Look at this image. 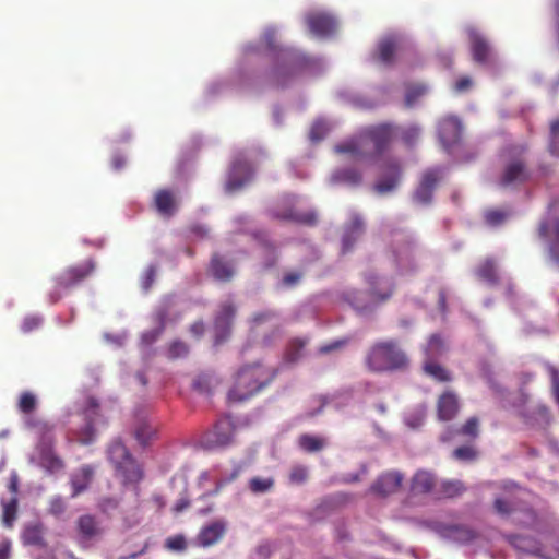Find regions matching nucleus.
I'll return each instance as SVG.
<instances>
[{
    "label": "nucleus",
    "instance_id": "47",
    "mask_svg": "<svg viewBox=\"0 0 559 559\" xmlns=\"http://www.w3.org/2000/svg\"><path fill=\"white\" fill-rule=\"evenodd\" d=\"M24 542L28 545H41V530L37 525L27 526L23 533Z\"/></svg>",
    "mask_w": 559,
    "mask_h": 559
},
{
    "label": "nucleus",
    "instance_id": "60",
    "mask_svg": "<svg viewBox=\"0 0 559 559\" xmlns=\"http://www.w3.org/2000/svg\"><path fill=\"white\" fill-rule=\"evenodd\" d=\"M302 274L300 272H289L283 276L282 284L285 287H293L299 283Z\"/></svg>",
    "mask_w": 559,
    "mask_h": 559
},
{
    "label": "nucleus",
    "instance_id": "5",
    "mask_svg": "<svg viewBox=\"0 0 559 559\" xmlns=\"http://www.w3.org/2000/svg\"><path fill=\"white\" fill-rule=\"evenodd\" d=\"M108 457L117 472L123 477L124 483L135 484L142 479L143 472L141 466L120 440H115L110 443Z\"/></svg>",
    "mask_w": 559,
    "mask_h": 559
},
{
    "label": "nucleus",
    "instance_id": "13",
    "mask_svg": "<svg viewBox=\"0 0 559 559\" xmlns=\"http://www.w3.org/2000/svg\"><path fill=\"white\" fill-rule=\"evenodd\" d=\"M252 174V168L246 159H235L229 171L228 180L226 182V190L228 192H235L239 190L248 181H250Z\"/></svg>",
    "mask_w": 559,
    "mask_h": 559
},
{
    "label": "nucleus",
    "instance_id": "17",
    "mask_svg": "<svg viewBox=\"0 0 559 559\" xmlns=\"http://www.w3.org/2000/svg\"><path fill=\"white\" fill-rule=\"evenodd\" d=\"M234 425L230 418H221L207 435V442L213 447H226L231 443Z\"/></svg>",
    "mask_w": 559,
    "mask_h": 559
},
{
    "label": "nucleus",
    "instance_id": "55",
    "mask_svg": "<svg viewBox=\"0 0 559 559\" xmlns=\"http://www.w3.org/2000/svg\"><path fill=\"white\" fill-rule=\"evenodd\" d=\"M189 352V347L185 342L175 341L169 346V355L173 358H178L187 355Z\"/></svg>",
    "mask_w": 559,
    "mask_h": 559
},
{
    "label": "nucleus",
    "instance_id": "37",
    "mask_svg": "<svg viewBox=\"0 0 559 559\" xmlns=\"http://www.w3.org/2000/svg\"><path fill=\"white\" fill-rule=\"evenodd\" d=\"M445 350L447 348L442 337L438 334H433L427 343L425 359H437L442 356Z\"/></svg>",
    "mask_w": 559,
    "mask_h": 559
},
{
    "label": "nucleus",
    "instance_id": "35",
    "mask_svg": "<svg viewBox=\"0 0 559 559\" xmlns=\"http://www.w3.org/2000/svg\"><path fill=\"white\" fill-rule=\"evenodd\" d=\"M445 534L457 543H469L476 537V533L465 525H451L445 528Z\"/></svg>",
    "mask_w": 559,
    "mask_h": 559
},
{
    "label": "nucleus",
    "instance_id": "19",
    "mask_svg": "<svg viewBox=\"0 0 559 559\" xmlns=\"http://www.w3.org/2000/svg\"><path fill=\"white\" fill-rule=\"evenodd\" d=\"M209 272L215 281L227 283L235 276V265L233 261L226 260L219 253H214L211 258Z\"/></svg>",
    "mask_w": 559,
    "mask_h": 559
},
{
    "label": "nucleus",
    "instance_id": "43",
    "mask_svg": "<svg viewBox=\"0 0 559 559\" xmlns=\"http://www.w3.org/2000/svg\"><path fill=\"white\" fill-rule=\"evenodd\" d=\"M465 491V486L461 480H447L441 484V493L445 498L461 496Z\"/></svg>",
    "mask_w": 559,
    "mask_h": 559
},
{
    "label": "nucleus",
    "instance_id": "2",
    "mask_svg": "<svg viewBox=\"0 0 559 559\" xmlns=\"http://www.w3.org/2000/svg\"><path fill=\"white\" fill-rule=\"evenodd\" d=\"M395 128L391 123H380L365 128L357 136L335 145L338 154H348L355 159L367 158L371 153L367 150L369 143L373 144L376 155L382 154L391 143Z\"/></svg>",
    "mask_w": 559,
    "mask_h": 559
},
{
    "label": "nucleus",
    "instance_id": "14",
    "mask_svg": "<svg viewBox=\"0 0 559 559\" xmlns=\"http://www.w3.org/2000/svg\"><path fill=\"white\" fill-rule=\"evenodd\" d=\"M437 417L440 421H450L456 417L460 411V400L452 390H445L437 400Z\"/></svg>",
    "mask_w": 559,
    "mask_h": 559
},
{
    "label": "nucleus",
    "instance_id": "7",
    "mask_svg": "<svg viewBox=\"0 0 559 559\" xmlns=\"http://www.w3.org/2000/svg\"><path fill=\"white\" fill-rule=\"evenodd\" d=\"M100 521L92 514H82L74 522V539L81 548L90 547L103 536Z\"/></svg>",
    "mask_w": 559,
    "mask_h": 559
},
{
    "label": "nucleus",
    "instance_id": "32",
    "mask_svg": "<svg viewBox=\"0 0 559 559\" xmlns=\"http://www.w3.org/2000/svg\"><path fill=\"white\" fill-rule=\"evenodd\" d=\"M298 447L307 453L322 451L326 447V439L320 436L302 433L297 440Z\"/></svg>",
    "mask_w": 559,
    "mask_h": 559
},
{
    "label": "nucleus",
    "instance_id": "50",
    "mask_svg": "<svg viewBox=\"0 0 559 559\" xmlns=\"http://www.w3.org/2000/svg\"><path fill=\"white\" fill-rule=\"evenodd\" d=\"M427 91V87L423 84L412 85L407 88L405 103L407 107L413 106L416 100L423 96Z\"/></svg>",
    "mask_w": 559,
    "mask_h": 559
},
{
    "label": "nucleus",
    "instance_id": "8",
    "mask_svg": "<svg viewBox=\"0 0 559 559\" xmlns=\"http://www.w3.org/2000/svg\"><path fill=\"white\" fill-rule=\"evenodd\" d=\"M236 312L237 308L231 301H225L219 305L214 319L215 344L225 342L230 335Z\"/></svg>",
    "mask_w": 559,
    "mask_h": 559
},
{
    "label": "nucleus",
    "instance_id": "28",
    "mask_svg": "<svg viewBox=\"0 0 559 559\" xmlns=\"http://www.w3.org/2000/svg\"><path fill=\"white\" fill-rule=\"evenodd\" d=\"M476 275L479 280L496 285L499 282L497 262L493 258L485 259L476 269Z\"/></svg>",
    "mask_w": 559,
    "mask_h": 559
},
{
    "label": "nucleus",
    "instance_id": "57",
    "mask_svg": "<svg viewBox=\"0 0 559 559\" xmlns=\"http://www.w3.org/2000/svg\"><path fill=\"white\" fill-rule=\"evenodd\" d=\"M155 277H156V267L154 265H150L145 270L143 278H142V287L144 290H148L152 287V285L155 281Z\"/></svg>",
    "mask_w": 559,
    "mask_h": 559
},
{
    "label": "nucleus",
    "instance_id": "40",
    "mask_svg": "<svg viewBox=\"0 0 559 559\" xmlns=\"http://www.w3.org/2000/svg\"><path fill=\"white\" fill-rule=\"evenodd\" d=\"M17 514V498L12 497L10 501H2V523L5 527H12Z\"/></svg>",
    "mask_w": 559,
    "mask_h": 559
},
{
    "label": "nucleus",
    "instance_id": "4",
    "mask_svg": "<svg viewBox=\"0 0 559 559\" xmlns=\"http://www.w3.org/2000/svg\"><path fill=\"white\" fill-rule=\"evenodd\" d=\"M95 269V261L87 259L62 270L52 281L53 287L49 293L50 301L55 304L60 300L63 295L87 280L94 273Z\"/></svg>",
    "mask_w": 559,
    "mask_h": 559
},
{
    "label": "nucleus",
    "instance_id": "26",
    "mask_svg": "<svg viewBox=\"0 0 559 559\" xmlns=\"http://www.w3.org/2000/svg\"><path fill=\"white\" fill-rule=\"evenodd\" d=\"M133 433L136 441L145 447L156 437L157 428L150 420L141 418L136 421Z\"/></svg>",
    "mask_w": 559,
    "mask_h": 559
},
{
    "label": "nucleus",
    "instance_id": "1",
    "mask_svg": "<svg viewBox=\"0 0 559 559\" xmlns=\"http://www.w3.org/2000/svg\"><path fill=\"white\" fill-rule=\"evenodd\" d=\"M277 370L261 362L242 366L235 374L228 391L229 402H245L269 386L276 378Z\"/></svg>",
    "mask_w": 559,
    "mask_h": 559
},
{
    "label": "nucleus",
    "instance_id": "31",
    "mask_svg": "<svg viewBox=\"0 0 559 559\" xmlns=\"http://www.w3.org/2000/svg\"><path fill=\"white\" fill-rule=\"evenodd\" d=\"M436 485L435 476L431 473L419 471L412 479V491L414 493H428Z\"/></svg>",
    "mask_w": 559,
    "mask_h": 559
},
{
    "label": "nucleus",
    "instance_id": "58",
    "mask_svg": "<svg viewBox=\"0 0 559 559\" xmlns=\"http://www.w3.org/2000/svg\"><path fill=\"white\" fill-rule=\"evenodd\" d=\"M515 547L530 552H537L539 549L535 546H531V540L523 536H514L513 542Z\"/></svg>",
    "mask_w": 559,
    "mask_h": 559
},
{
    "label": "nucleus",
    "instance_id": "61",
    "mask_svg": "<svg viewBox=\"0 0 559 559\" xmlns=\"http://www.w3.org/2000/svg\"><path fill=\"white\" fill-rule=\"evenodd\" d=\"M550 254L559 263V222L555 225V240L550 247Z\"/></svg>",
    "mask_w": 559,
    "mask_h": 559
},
{
    "label": "nucleus",
    "instance_id": "3",
    "mask_svg": "<svg viewBox=\"0 0 559 559\" xmlns=\"http://www.w3.org/2000/svg\"><path fill=\"white\" fill-rule=\"evenodd\" d=\"M407 357L393 340L374 343L368 349L365 364L371 372H386L403 369Z\"/></svg>",
    "mask_w": 559,
    "mask_h": 559
},
{
    "label": "nucleus",
    "instance_id": "24",
    "mask_svg": "<svg viewBox=\"0 0 559 559\" xmlns=\"http://www.w3.org/2000/svg\"><path fill=\"white\" fill-rule=\"evenodd\" d=\"M94 476V468L91 465H83L79 471L71 475L70 484L72 488L71 497L75 498L84 492Z\"/></svg>",
    "mask_w": 559,
    "mask_h": 559
},
{
    "label": "nucleus",
    "instance_id": "44",
    "mask_svg": "<svg viewBox=\"0 0 559 559\" xmlns=\"http://www.w3.org/2000/svg\"><path fill=\"white\" fill-rule=\"evenodd\" d=\"M19 411L23 414H31L37 407V399L32 392H23L17 403Z\"/></svg>",
    "mask_w": 559,
    "mask_h": 559
},
{
    "label": "nucleus",
    "instance_id": "39",
    "mask_svg": "<svg viewBox=\"0 0 559 559\" xmlns=\"http://www.w3.org/2000/svg\"><path fill=\"white\" fill-rule=\"evenodd\" d=\"M421 130L419 126L412 123L400 129L401 141L408 147L415 146L420 139Z\"/></svg>",
    "mask_w": 559,
    "mask_h": 559
},
{
    "label": "nucleus",
    "instance_id": "29",
    "mask_svg": "<svg viewBox=\"0 0 559 559\" xmlns=\"http://www.w3.org/2000/svg\"><path fill=\"white\" fill-rule=\"evenodd\" d=\"M25 424L29 429L36 431V433L40 437L43 443H46L48 447H51L53 432V426L51 424L40 418L33 417L27 418Z\"/></svg>",
    "mask_w": 559,
    "mask_h": 559
},
{
    "label": "nucleus",
    "instance_id": "10",
    "mask_svg": "<svg viewBox=\"0 0 559 559\" xmlns=\"http://www.w3.org/2000/svg\"><path fill=\"white\" fill-rule=\"evenodd\" d=\"M442 178L440 168L427 169L420 179V182L413 194L415 202L419 204H429L432 201L433 190Z\"/></svg>",
    "mask_w": 559,
    "mask_h": 559
},
{
    "label": "nucleus",
    "instance_id": "49",
    "mask_svg": "<svg viewBox=\"0 0 559 559\" xmlns=\"http://www.w3.org/2000/svg\"><path fill=\"white\" fill-rule=\"evenodd\" d=\"M165 547L171 551H185L187 549V539L182 534L169 536L165 540Z\"/></svg>",
    "mask_w": 559,
    "mask_h": 559
},
{
    "label": "nucleus",
    "instance_id": "22",
    "mask_svg": "<svg viewBox=\"0 0 559 559\" xmlns=\"http://www.w3.org/2000/svg\"><path fill=\"white\" fill-rule=\"evenodd\" d=\"M365 227L362 219L355 215L350 223L345 227L343 236H342V253L346 254L348 253L356 241L360 238V236L364 234Z\"/></svg>",
    "mask_w": 559,
    "mask_h": 559
},
{
    "label": "nucleus",
    "instance_id": "18",
    "mask_svg": "<svg viewBox=\"0 0 559 559\" xmlns=\"http://www.w3.org/2000/svg\"><path fill=\"white\" fill-rule=\"evenodd\" d=\"M463 127L459 118L444 119L439 128V139L445 150H450L462 136Z\"/></svg>",
    "mask_w": 559,
    "mask_h": 559
},
{
    "label": "nucleus",
    "instance_id": "36",
    "mask_svg": "<svg viewBox=\"0 0 559 559\" xmlns=\"http://www.w3.org/2000/svg\"><path fill=\"white\" fill-rule=\"evenodd\" d=\"M368 283L370 285V296L378 302H384L389 300L394 292V285L390 284L385 289L378 288V277L376 275L368 276Z\"/></svg>",
    "mask_w": 559,
    "mask_h": 559
},
{
    "label": "nucleus",
    "instance_id": "23",
    "mask_svg": "<svg viewBox=\"0 0 559 559\" xmlns=\"http://www.w3.org/2000/svg\"><path fill=\"white\" fill-rule=\"evenodd\" d=\"M299 64L293 60L288 53L282 56V61L276 64L272 71V81L276 86H283L286 83V78L293 76L297 73Z\"/></svg>",
    "mask_w": 559,
    "mask_h": 559
},
{
    "label": "nucleus",
    "instance_id": "21",
    "mask_svg": "<svg viewBox=\"0 0 559 559\" xmlns=\"http://www.w3.org/2000/svg\"><path fill=\"white\" fill-rule=\"evenodd\" d=\"M226 533V523L222 520L214 521L201 528L198 534V544L202 547H210L218 543Z\"/></svg>",
    "mask_w": 559,
    "mask_h": 559
},
{
    "label": "nucleus",
    "instance_id": "9",
    "mask_svg": "<svg viewBox=\"0 0 559 559\" xmlns=\"http://www.w3.org/2000/svg\"><path fill=\"white\" fill-rule=\"evenodd\" d=\"M401 177V163L397 159H388L381 165V175L374 190L380 194L391 192L397 187Z\"/></svg>",
    "mask_w": 559,
    "mask_h": 559
},
{
    "label": "nucleus",
    "instance_id": "12",
    "mask_svg": "<svg viewBox=\"0 0 559 559\" xmlns=\"http://www.w3.org/2000/svg\"><path fill=\"white\" fill-rule=\"evenodd\" d=\"M468 40L473 60L478 64H487L492 58V48L488 39L475 28H468Z\"/></svg>",
    "mask_w": 559,
    "mask_h": 559
},
{
    "label": "nucleus",
    "instance_id": "45",
    "mask_svg": "<svg viewBox=\"0 0 559 559\" xmlns=\"http://www.w3.org/2000/svg\"><path fill=\"white\" fill-rule=\"evenodd\" d=\"M457 433L476 439L479 435V421L476 417L468 418L457 430Z\"/></svg>",
    "mask_w": 559,
    "mask_h": 559
},
{
    "label": "nucleus",
    "instance_id": "34",
    "mask_svg": "<svg viewBox=\"0 0 559 559\" xmlns=\"http://www.w3.org/2000/svg\"><path fill=\"white\" fill-rule=\"evenodd\" d=\"M361 180V174L354 168L338 169L332 175V181L334 183H344L352 187L358 186Z\"/></svg>",
    "mask_w": 559,
    "mask_h": 559
},
{
    "label": "nucleus",
    "instance_id": "62",
    "mask_svg": "<svg viewBox=\"0 0 559 559\" xmlns=\"http://www.w3.org/2000/svg\"><path fill=\"white\" fill-rule=\"evenodd\" d=\"M472 85L473 81L469 76H462L455 82L454 90L457 93H463L469 90Z\"/></svg>",
    "mask_w": 559,
    "mask_h": 559
},
{
    "label": "nucleus",
    "instance_id": "48",
    "mask_svg": "<svg viewBox=\"0 0 559 559\" xmlns=\"http://www.w3.org/2000/svg\"><path fill=\"white\" fill-rule=\"evenodd\" d=\"M328 132H329L328 123L323 120H317L311 126L309 136H310L311 141L319 142L322 139H324V136L328 134Z\"/></svg>",
    "mask_w": 559,
    "mask_h": 559
},
{
    "label": "nucleus",
    "instance_id": "52",
    "mask_svg": "<svg viewBox=\"0 0 559 559\" xmlns=\"http://www.w3.org/2000/svg\"><path fill=\"white\" fill-rule=\"evenodd\" d=\"M348 342H349L348 338H341V340L332 341L331 343L321 345L318 348V353L320 355H328L332 352H336V350L344 348L348 344Z\"/></svg>",
    "mask_w": 559,
    "mask_h": 559
},
{
    "label": "nucleus",
    "instance_id": "54",
    "mask_svg": "<svg viewBox=\"0 0 559 559\" xmlns=\"http://www.w3.org/2000/svg\"><path fill=\"white\" fill-rule=\"evenodd\" d=\"M49 513L55 516L62 515L67 510V504L61 497H53L49 502Z\"/></svg>",
    "mask_w": 559,
    "mask_h": 559
},
{
    "label": "nucleus",
    "instance_id": "16",
    "mask_svg": "<svg viewBox=\"0 0 559 559\" xmlns=\"http://www.w3.org/2000/svg\"><path fill=\"white\" fill-rule=\"evenodd\" d=\"M403 483V475L399 472L381 474L371 486V491L380 497L396 492Z\"/></svg>",
    "mask_w": 559,
    "mask_h": 559
},
{
    "label": "nucleus",
    "instance_id": "20",
    "mask_svg": "<svg viewBox=\"0 0 559 559\" xmlns=\"http://www.w3.org/2000/svg\"><path fill=\"white\" fill-rule=\"evenodd\" d=\"M530 178V173L525 163L522 159L511 160L503 170L500 179V185L508 187L525 182Z\"/></svg>",
    "mask_w": 559,
    "mask_h": 559
},
{
    "label": "nucleus",
    "instance_id": "42",
    "mask_svg": "<svg viewBox=\"0 0 559 559\" xmlns=\"http://www.w3.org/2000/svg\"><path fill=\"white\" fill-rule=\"evenodd\" d=\"M453 457L462 462H474L478 459L479 452L473 444L461 445L453 451Z\"/></svg>",
    "mask_w": 559,
    "mask_h": 559
},
{
    "label": "nucleus",
    "instance_id": "46",
    "mask_svg": "<svg viewBox=\"0 0 559 559\" xmlns=\"http://www.w3.org/2000/svg\"><path fill=\"white\" fill-rule=\"evenodd\" d=\"M306 346V341L296 338L293 340L286 350V358L290 362L297 361L301 357V352Z\"/></svg>",
    "mask_w": 559,
    "mask_h": 559
},
{
    "label": "nucleus",
    "instance_id": "25",
    "mask_svg": "<svg viewBox=\"0 0 559 559\" xmlns=\"http://www.w3.org/2000/svg\"><path fill=\"white\" fill-rule=\"evenodd\" d=\"M154 203L156 210L164 216H173L177 210L174 193L168 189H160L155 193Z\"/></svg>",
    "mask_w": 559,
    "mask_h": 559
},
{
    "label": "nucleus",
    "instance_id": "33",
    "mask_svg": "<svg viewBox=\"0 0 559 559\" xmlns=\"http://www.w3.org/2000/svg\"><path fill=\"white\" fill-rule=\"evenodd\" d=\"M274 216L283 221L295 222L308 226H313L317 223V215L314 212H297L294 210H287L283 213H275Z\"/></svg>",
    "mask_w": 559,
    "mask_h": 559
},
{
    "label": "nucleus",
    "instance_id": "56",
    "mask_svg": "<svg viewBox=\"0 0 559 559\" xmlns=\"http://www.w3.org/2000/svg\"><path fill=\"white\" fill-rule=\"evenodd\" d=\"M276 317H277V313L275 311L265 310V311L254 313L252 316L251 322L253 325H260L262 323L273 320Z\"/></svg>",
    "mask_w": 559,
    "mask_h": 559
},
{
    "label": "nucleus",
    "instance_id": "6",
    "mask_svg": "<svg viewBox=\"0 0 559 559\" xmlns=\"http://www.w3.org/2000/svg\"><path fill=\"white\" fill-rule=\"evenodd\" d=\"M530 396L520 392L514 406L518 408V415L521 417L525 425L530 427L545 428L550 423L549 408L545 404L527 405Z\"/></svg>",
    "mask_w": 559,
    "mask_h": 559
},
{
    "label": "nucleus",
    "instance_id": "59",
    "mask_svg": "<svg viewBox=\"0 0 559 559\" xmlns=\"http://www.w3.org/2000/svg\"><path fill=\"white\" fill-rule=\"evenodd\" d=\"M41 323V320L38 317L29 316L26 317L22 323V331L27 333L37 329Z\"/></svg>",
    "mask_w": 559,
    "mask_h": 559
},
{
    "label": "nucleus",
    "instance_id": "30",
    "mask_svg": "<svg viewBox=\"0 0 559 559\" xmlns=\"http://www.w3.org/2000/svg\"><path fill=\"white\" fill-rule=\"evenodd\" d=\"M69 433H70V439L80 444L92 443L95 438V428H94L93 420L86 417L83 427L71 428Z\"/></svg>",
    "mask_w": 559,
    "mask_h": 559
},
{
    "label": "nucleus",
    "instance_id": "51",
    "mask_svg": "<svg viewBox=\"0 0 559 559\" xmlns=\"http://www.w3.org/2000/svg\"><path fill=\"white\" fill-rule=\"evenodd\" d=\"M308 478V468L304 465L293 466L289 473V480L292 484H304Z\"/></svg>",
    "mask_w": 559,
    "mask_h": 559
},
{
    "label": "nucleus",
    "instance_id": "15",
    "mask_svg": "<svg viewBox=\"0 0 559 559\" xmlns=\"http://www.w3.org/2000/svg\"><path fill=\"white\" fill-rule=\"evenodd\" d=\"M309 31L320 37L329 36L336 29V21L323 12H311L306 16Z\"/></svg>",
    "mask_w": 559,
    "mask_h": 559
},
{
    "label": "nucleus",
    "instance_id": "11",
    "mask_svg": "<svg viewBox=\"0 0 559 559\" xmlns=\"http://www.w3.org/2000/svg\"><path fill=\"white\" fill-rule=\"evenodd\" d=\"M406 50L407 46L401 37L388 36L378 44L377 59L385 66H392L395 57L402 56Z\"/></svg>",
    "mask_w": 559,
    "mask_h": 559
},
{
    "label": "nucleus",
    "instance_id": "63",
    "mask_svg": "<svg viewBox=\"0 0 559 559\" xmlns=\"http://www.w3.org/2000/svg\"><path fill=\"white\" fill-rule=\"evenodd\" d=\"M495 510L497 511V513L501 515H508L511 513V508L509 507V503L501 498L495 500Z\"/></svg>",
    "mask_w": 559,
    "mask_h": 559
},
{
    "label": "nucleus",
    "instance_id": "38",
    "mask_svg": "<svg viewBox=\"0 0 559 559\" xmlns=\"http://www.w3.org/2000/svg\"><path fill=\"white\" fill-rule=\"evenodd\" d=\"M275 480L273 477H252L248 483L249 490L254 495L265 493L273 489Z\"/></svg>",
    "mask_w": 559,
    "mask_h": 559
},
{
    "label": "nucleus",
    "instance_id": "64",
    "mask_svg": "<svg viewBox=\"0 0 559 559\" xmlns=\"http://www.w3.org/2000/svg\"><path fill=\"white\" fill-rule=\"evenodd\" d=\"M205 331L204 323L202 321H197L190 326V332L197 336L200 337L203 335Z\"/></svg>",
    "mask_w": 559,
    "mask_h": 559
},
{
    "label": "nucleus",
    "instance_id": "53",
    "mask_svg": "<svg viewBox=\"0 0 559 559\" xmlns=\"http://www.w3.org/2000/svg\"><path fill=\"white\" fill-rule=\"evenodd\" d=\"M508 214L501 210H489L485 213V221L490 226H498L502 224Z\"/></svg>",
    "mask_w": 559,
    "mask_h": 559
},
{
    "label": "nucleus",
    "instance_id": "41",
    "mask_svg": "<svg viewBox=\"0 0 559 559\" xmlns=\"http://www.w3.org/2000/svg\"><path fill=\"white\" fill-rule=\"evenodd\" d=\"M40 460L43 466L51 473L59 472L64 467L63 461L52 453L50 448L41 453Z\"/></svg>",
    "mask_w": 559,
    "mask_h": 559
},
{
    "label": "nucleus",
    "instance_id": "27",
    "mask_svg": "<svg viewBox=\"0 0 559 559\" xmlns=\"http://www.w3.org/2000/svg\"><path fill=\"white\" fill-rule=\"evenodd\" d=\"M423 370L425 374L432 378L435 381L442 383L452 381L451 372L442 365L438 364L436 359H425Z\"/></svg>",
    "mask_w": 559,
    "mask_h": 559
}]
</instances>
